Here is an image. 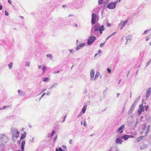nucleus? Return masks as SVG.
<instances>
[{"label":"nucleus","mask_w":151,"mask_h":151,"mask_svg":"<svg viewBox=\"0 0 151 151\" xmlns=\"http://www.w3.org/2000/svg\"><path fill=\"white\" fill-rule=\"evenodd\" d=\"M11 130L12 137L17 138H18L20 133L18 131L17 129L14 128H12Z\"/></svg>","instance_id":"obj_1"},{"label":"nucleus","mask_w":151,"mask_h":151,"mask_svg":"<svg viewBox=\"0 0 151 151\" xmlns=\"http://www.w3.org/2000/svg\"><path fill=\"white\" fill-rule=\"evenodd\" d=\"M8 140V138L4 134L0 135V142L1 143H5Z\"/></svg>","instance_id":"obj_2"},{"label":"nucleus","mask_w":151,"mask_h":151,"mask_svg":"<svg viewBox=\"0 0 151 151\" xmlns=\"http://www.w3.org/2000/svg\"><path fill=\"white\" fill-rule=\"evenodd\" d=\"M96 37L93 36H91L88 39L87 43L89 45L92 43L96 40Z\"/></svg>","instance_id":"obj_3"},{"label":"nucleus","mask_w":151,"mask_h":151,"mask_svg":"<svg viewBox=\"0 0 151 151\" xmlns=\"http://www.w3.org/2000/svg\"><path fill=\"white\" fill-rule=\"evenodd\" d=\"M117 2V1H116L114 2H112L110 3L108 5L107 7L110 9H114L116 7Z\"/></svg>","instance_id":"obj_4"},{"label":"nucleus","mask_w":151,"mask_h":151,"mask_svg":"<svg viewBox=\"0 0 151 151\" xmlns=\"http://www.w3.org/2000/svg\"><path fill=\"white\" fill-rule=\"evenodd\" d=\"M97 17V15L95 13H93L92 14L91 22L93 25H94L96 24V20Z\"/></svg>","instance_id":"obj_5"},{"label":"nucleus","mask_w":151,"mask_h":151,"mask_svg":"<svg viewBox=\"0 0 151 151\" xmlns=\"http://www.w3.org/2000/svg\"><path fill=\"white\" fill-rule=\"evenodd\" d=\"M99 30V28L96 25L94 26L91 29V35H93L96 34V32Z\"/></svg>","instance_id":"obj_6"},{"label":"nucleus","mask_w":151,"mask_h":151,"mask_svg":"<svg viewBox=\"0 0 151 151\" xmlns=\"http://www.w3.org/2000/svg\"><path fill=\"white\" fill-rule=\"evenodd\" d=\"M132 39V37L131 35H129L128 36H127L126 38L127 41L125 43V44L129 43L131 41Z\"/></svg>","instance_id":"obj_7"},{"label":"nucleus","mask_w":151,"mask_h":151,"mask_svg":"<svg viewBox=\"0 0 151 151\" xmlns=\"http://www.w3.org/2000/svg\"><path fill=\"white\" fill-rule=\"evenodd\" d=\"M95 74V70L94 69H91L90 72V76L91 77V80L93 81V80Z\"/></svg>","instance_id":"obj_8"},{"label":"nucleus","mask_w":151,"mask_h":151,"mask_svg":"<svg viewBox=\"0 0 151 151\" xmlns=\"http://www.w3.org/2000/svg\"><path fill=\"white\" fill-rule=\"evenodd\" d=\"M144 108H143V104H141L139 105V108L138 111V113L139 115H140L142 111H144Z\"/></svg>","instance_id":"obj_9"},{"label":"nucleus","mask_w":151,"mask_h":151,"mask_svg":"<svg viewBox=\"0 0 151 151\" xmlns=\"http://www.w3.org/2000/svg\"><path fill=\"white\" fill-rule=\"evenodd\" d=\"M125 127V125H123L121 126L120 127H119L117 129V132H120V134L122 133L123 132V131L122 130Z\"/></svg>","instance_id":"obj_10"},{"label":"nucleus","mask_w":151,"mask_h":151,"mask_svg":"<svg viewBox=\"0 0 151 151\" xmlns=\"http://www.w3.org/2000/svg\"><path fill=\"white\" fill-rule=\"evenodd\" d=\"M135 107V106L132 104L128 112V114H131L133 111L134 110Z\"/></svg>","instance_id":"obj_11"},{"label":"nucleus","mask_w":151,"mask_h":151,"mask_svg":"<svg viewBox=\"0 0 151 151\" xmlns=\"http://www.w3.org/2000/svg\"><path fill=\"white\" fill-rule=\"evenodd\" d=\"M85 45L84 43H81L79 45H78L76 47V49L77 50H79L81 48L83 47Z\"/></svg>","instance_id":"obj_12"},{"label":"nucleus","mask_w":151,"mask_h":151,"mask_svg":"<svg viewBox=\"0 0 151 151\" xmlns=\"http://www.w3.org/2000/svg\"><path fill=\"white\" fill-rule=\"evenodd\" d=\"M25 144V141L24 139L22 140L21 143V148L22 151H24V146Z\"/></svg>","instance_id":"obj_13"},{"label":"nucleus","mask_w":151,"mask_h":151,"mask_svg":"<svg viewBox=\"0 0 151 151\" xmlns=\"http://www.w3.org/2000/svg\"><path fill=\"white\" fill-rule=\"evenodd\" d=\"M123 141L121 139L117 138L116 139V144H121Z\"/></svg>","instance_id":"obj_14"},{"label":"nucleus","mask_w":151,"mask_h":151,"mask_svg":"<svg viewBox=\"0 0 151 151\" xmlns=\"http://www.w3.org/2000/svg\"><path fill=\"white\" fill-rule=\"evenodd\" d=\"M18 92L19 95L21 96H25V93L23 91H21L20 90H18Z\"/></svg>","instance_id":"obj_15"},{"label":"nucleus","mask_w":151,"mask_h":151,"mask_svg":"<svg viewBox=\"0 0 151 151\" xmlns=\"http://www.w3.org/2000/svg\"><path fill=\"white\" fill-rule=\"evenodd\" d=\"M151 94V88H149L147 90L146 93V98H148L150 95Z\"/></svg>","instance_id":"obj_16"},{"label":"nucleus","mask_w":151,"mask_h":151,"mask_svg":"<svg viewBox=\"0 0 151 151\" xmlns=\"http://www.w3.org/2000/svg\"><path fill=\"white\" fill-rule=\"evenodd\" d=\"M129 138L128 135L124 134L123 136H122L121 137V139H123L124 140H127Z\"/></svg>","instance_id":"obj_17"},{"label":"nucleus","mask_w":151,"mask_h":151,"mask_svg":"<svg viewBox=\"0 0 151 151\" xmlns=\"http://www.w3.org/2000/svg\"><path fill=\"white\" fill-rule=\"evenodd\" d=\"M140 99V97L139 96L135 100L132 104L135 106H136V104L138 102Z\"/></svg>","instance_id":"obj_18"},{"label":"nucleus","mask_w":151,"mask_h":151,"mask_svg":"<svg viewBox=\"0 0 151 151\" xmlns=\"http://www.w3.org/2000/svg\"><path fill=\"white\" fill-rule=\"evenodd\" d=\"M55 133V131H52L51 134L49 133L48 134L47 136L48 137H52L54 135V134Z\"/></svg>","instance_id":"obj_19"},{"label":"nucleus","mask_w":151,"mask_h":151,"mask_svg":"<svg viewBox=\"0 0 151 151\" xmlns=\"http://www.w3.org/2000/svg\"><path fill=\"white\" fill-rule=\"evenodd\" d=\"M26 133L25 132H24V133L23 134H22V135L20 137V140H22L24 138H25L26 137Z\"/></svg>","instance_id":"obj_20"},{"label":"nucleus","mask_w":151,"mask_h":151,"mask_svg":"<svg viewBox=\"0 0 151 151\" xmlns=\"http://www.w3.org/2000/svg\"><path fill=\"white\" fill-rule=\"evenodd\" d=\"M104 30V26L103 25H102L101 27L99 28V32L101 34H102V32Z\"/></svg>","instance_id":"obj_21"},{"label":"nucleus","mask_w":151,"mask_h":151,"mask_svg":"<svg viewBox=\"0 0 151 151\" xmlns=\"http://www.w3.org/2000/svg\"><path fill=\"white\" fill-rule=\"evenodd\" d=\"M100 75V73L99 72H96V74L95 75V76L94 77V81H95L99 76Z\"/></svg>","instance_id":"obj_22"},{"label":"nucleus","mask_w":151,"mask_h":151,"mask_svg":"<svg viewBox=\"0 0 151 151\" xmlns=\"http://www.w3.org/2000/svg\"><path fill=\"white\" fill-rule=\"evenodd\" d=\"M58 85V83H54L49 89H52L56 87Z\"/></svg>","instance_id":"obj_23"},{"label":"nucleus","mask_w":151,"mask_h":151,"mask_svg":"<svg viewBox=\"0 0 151 151\" xmlns=\"http://www.w3.org/2000/svg\"><path fill=\"white\" fill-rule=\"evenodd\" d=\"M87 105H86L84 106L83 107V108L81 112H82L83 114L84 113L86 110Z\"/></svg>","instance_id":"obj_24"},{"label":"nucleus","mask_w":151,"mask_h":151,"mask_svg":"<svg viewBox=\"0 0 151 151\" xmlns=\"http://www.w3.org/2000/svg\"><path fill=\"white\" fill-rule=\"evenodd\" d=\"M127 20H126L123 22L122 24V25L120 28V29H122V28H123L125 26L127 23Z\"/></svg>","instance_id":"obj_25"},{"label":"nucleus","mask_w":151,"mask_h":151,"mask_svg":"<svg viewBox=\"0 0 151 151\" xmlns=\"http://www.w3.org/2000/svg\"><path fill=\"white\" fill-rule=\"evenodd\" d=\"M144 137V136H141L137 138V142H138L141 140Z\"/></svg>","instance_id":"obj_26"},{"label":"nucleus","mask_w":151,"mask_h":151,"mask_svg":"<svg viewBox=\"0 0 151 151\" xmlns=\"http://www.w3.org/2000/svg\"><path fill=\"white\" fill-rule=\"evenodd\" d=\"M4 145L2 143H1L0 144V151H2L3 150V146Z\"/></svg>","instance_id":"obj_27"},{"label":"nucleus","mask_w":151,"mask_h":151,"mask_svg":"<svg viewBox=\"0 0 151 151\" xmlns=\"http://www.w3.org/2000/svg\"><path fill=\"white\" fill-rule=\"evenodd\" d=\"M9 107V106H4L2 107H0V110H3V109H7Z\"/></svg>","instance_id":"obj_28"},{"label":"nucleus","mask_w":151,"mask_h":151,"mask_svg":"<svg viewBox=\"0 0 151 151\" xmlns=\"http://www.w3.org/2000/svg\"><path fill=\"white\" fill-rule=\"evenodd\" d=\"M49 78L47 77H45L43 78V81L44 82H47L48 81Z\"/></svg>","instance_id":"obj_29"},{"label":"nucleus","mask_w":151,"mask_h":151,"mask_svg":"<svg viewBox=\"0 0 151 151\" xmlns=\"http://www.w3.org/2000/svg\"><path fill=\"white\" fill-rule=\"evenodd\" d=\"M12 65H13V63L12 62L8 64V66H9V69H11L12 68Z\"/></svg>","instance_id":"obj_30"},{"label":"nucleus","mask_w":151,"mask_h":151,"mask_svg":"<svg viewBox=\"0 0 151 151\" xmlns=\"http://www.w3.org/2000/svg\"><path fill=\"white\" fill-rule=\"evenodd\" d=\"M47 68L45 66H43L42 68V70L43 71L42 73L44 74L45 73V70H46Z\"/></svg>","instance_id":"obj_31"},{"label":"nucleus","mask_w":151,"mask_h":151,"mask_svg":"<svg viewBox=\"0 0 151 151\" xmlns=\"http://www.w3.org/2000/svg\"><path fill=\"white\" fill-rule=\"evenodd\" d=\"M46 56L48 58H50V59H52V56L51 54H50L47 55Z\"/></svg>","instance_id":"obj_32"},{"label":"nucleus","mask_w":151,"mask_h":151,"mask_svg":"<svg viewBox=\"0 0 151 151\" xmlns=\"http://www.w3.org/2000/svg\"><path fill=\"white\" fill-rule=\"evenodd\" d=\"M151 37V34L148 36L146 37V39L147 41Z\"/></svg>","instance_id":"obj_33"},{"label":"nucleus","mask_w":151,"mask_h":151,"mask_svg":"<svg viewBox=\"0 0 151 151\" xmlns=\"http://www.w3.org/2000/svg\"><path fill=\"white\" fill-rule=\"evenodd\" d=\"M146 128V125L145 124H144L142 126V130L144 131Z\"/></svg>","instance_id":"obj_34"},{"label":"nucleus","mask_w":151,"mask_h":151,"mask_svg":"<svg viewBox=\"0 0 151 151\" xmlns=\"http://www.w3.org/2000/svg\"><path fill=\"white\" fill-rule=\"evenodd\" d=\"M146 119L147 120L149 121L150 120L151 118L150 116H146Z\"/></svg>","instance_id":"obj_35"},{"label":"nucleus","mask_w":151,"mask_h":151,"mask_svg":"<svg viewBox=\"0 0 151 151\" xmlns=\"http://www.w3.org/2000/svg\"><path fill=\"white\" fill-rule=\"evenodd\" d=\"M103 0H99L98 1V4H101L103 2Z\"/></svg>","instance_id":"obj_36"},{"label":"nucleus","mask_w":151,"mask_h":151,"mask_svg":"<svg viewBox=\"0 0 151 151\" xmlns=\"http://www.w3.org/2000/svg\"><path fill=\"white\" fill-rule=\"evenodd\" d=\"M143 108H144V109H145V110H146V111H147V109L148 108V106H144L143 107Z\"/></svg>","instance_id":"obj_37"},{"label":"nucleus","mask_w":151,"mask_h":151,"mask_svg":"<svg viewBox=\"0 0 151 151\" xmlns=\"http://www.w3.org/2000/svg\"><path fill=\"white\" fill-rule=\"evenodd\" d=\"M149 130H150V129L147 128V130H146V132L145 133V136L147 135V134L149 132Z\"/></svg>","instance_id":"obj_38"},{"label":"nucleus","mask_w":151,"mask_h":151,"mask_svg":"<svg viewBox=\"0 0 151 151\" xmlns=\"http://www.w3.org/2000/svg\"><path fill=\"white\" fill-rule=\"evenodd\" d=\"M30 63L29 62H27L26 63L25 65L27 66H29L30 65Z\"/></svg>","instance_id":"obj_39"},{"label":"nucleus","mask_w":151,"mask_h":151,"mask_svg":"<svg viewBox=\"0 0 151 151\" xmlns=\"http://www.w3.org/2000/svg\"><path fill=\"white\" fill-rule=\"evenodd\" d=\"M107 71L109 73H110L111 72V70L109 68H108L107 69Z\"/></svg>","instance_id":"obj_40"},{"label":"nucleus","mask_w":151,"mask_h":151,"mask_svg":"<svg viewBox=\"0 0 151 151\" xmlns=\"http://www.w3.org/2000/svg\"><path fill=\"white\" fill-rule=\"evenodd\" d=\"M151 60V59H150V60L148 62H147V63L146 64V67L147 66H148L150 64Z\"/></svg>","instance_id":"obj_41"},{"label":"nucleus","mask_w":151,"mask_h":151,"mask_svg":"<svg viewBox=\"0 0 151 151\" xmlns=\"http://www.w3.org/2000/svg\"><path fill=\"white\" fill-rule=\"evenodd\" d=\"M9 13L6 11H5V14L6 16H8L9 15Z\"/></svg>","instance_id":"obj_42"},{"label":"nucleus","mask_w":151,"mask_h":151,"mask_svg":"<svg viewBox=\"0 0 151 151\" xmlns=\"http://www.w3.org/2000/svg\"><path fill=\"white\" fill-rule=\"evenodd\" d=\"M34 137H32L31 139H30L29 141L32 142H33L34 141Z\"/></svg>","instance_id":"obj_43"},{"label":"nucleus","mask_w":151,"mask_h":151,"mask_svg":"<svg viewBox=\"0 0 151 151\" xmlns=\"http://www.w3.org/2000/svg\"><path fill=\"white\" fill-rule=\"evenodd\" d=\"M84 124H83V125L85 127L86 126H87V124H86V122L85 120H84Z\"/></svg>","instance_id":"obj_44"},{"label":"nucleus","mask_w":151,"mask_h":151,"mask_svg":"<svg viewBox=\"0 0 151 151\" xmlns=\"http://www.w3.org/2000/svg\"><path fill=\"white\" fill-rule=\"evenodd\" d=\"M50 94H51V92L50 91L48 92H47V93L46 94H46L47 96L50 95Z\"/></svg>","instance_id":"obj_45"},{"label":"nucleus","mask_w":151,"mask_h":151,"mask_svg":"<svg viewBox=\"0 0 151 151\" xmlns=\"http://www.w3.org/2000/svg\"><path fill=\"white\" fill-rule=\"evenodd\" d=\"M59 151H65V150H63L61 147L59 148Z\"/></svg>","instance_id":"obj_46"},{"label":"nucleus","mask_w":151,"mask_h":151,"mask_svg":"<svg viewBox=\"0 0 151 151\" xmlns=\"http://www.w3.org/2000/svg\"><path fill=\"white\" fill-rule=\"evenodd\" d=\"M149 30H145L143 33V35H145V34H146L147 32H149Z\"/></svg>","instance_id":"obj_47"},{"label":"nucleus","mask_w":151,"mask_h":151,"mask_svg":"<svg viewBox=\"0 0 151 151\" xmlns=\"http://www.w3.org/2000/svg\"><path fill=\"white\" fill-rule=\"evenodd\" d=\"M83 113H82L81 112L78 115V117H79L81 116L82 114Z\"/></svg>","instance_id":"obj_48"},{"label":"nucleus","mask_w":151,"mask_h":151,"mask_svg":"<svg viewBox=\"0 0 151 151\" xmlns=\"http://www.w3.org/2000/svg\"><path fill=\"white\" fill-rule=\"evenodd\" d=\"M66 115H65L63 118V121L62 122H64L65 120V118H66Z\"/></svg>","instance_id":"obj_49"},{"label":"nucleus","mask_w":151,"mask_h":151,"mask_svg":"<svg viewBox=\"0 0 151 151\" xmlns=\"http://www.w3.org/2000/svg\"><path fill=\"white\" fill-rule=\"evenodd\" d=\"M116 32H113L111 35V36H112L114 35H115V34H116Z\"/></svg>","instance_id":"obj_50"},{"label":"nucleus","mask_w":151,"mask_h":151,"mask_svg":"<svg viewBox=\"0 0 151 151\" xmlns=\"http://www.w3.org/2000/svg\"><path fill=\"white\" fill-rule=\"evenodd\" d=\"M104 43H101L100 45V46L101 47H103V46L104 45Z\"/></svg>","instance_id":"obj_51"},{"label":"nucleus","mask_w":151,"mask_h":151,"mask_svg":"<svg viewBox=\"0 0 151 151\" xmlns=\"http://www.w3.org/2000/svg\"><path fill=\"white\" fill-rule=\"evenodd\" d=\"M129 138H133L134 137V136L132 135H128Z\"/></svg>","instance_id":"obj_52"},{"label":"nucleus","mask_w":151,"mask_h":151,"mask_svg":"<svg viewBox=\"0 0 151 151\" xmlns=\"http://www.w3.org/2000/svg\"><path fill=\"white\" fill-rule=\"evenodd\" d=\"M72 139H70L69 141V143L70 144H71V143H72Z\"/></svg>","instance_id":"obj_53"},{"label":"nucleus","mask_w":151,"mask_h":151,"mask_svg":"<svg viewBox=\"0 0 151 151\" xmlns=\"http://www.w3.org/2000/svg\"><path fill=\"white\" fill-rule=\"evenodd\" d=\"M69 50L70 52V53H72L73 52V50H72V49H71V50L69 49Z\"/></svg>","instance_id":"obj_54"},{"label":"nucleus","mask_w":151,"mask_h":151,"mask_svg":"<svg viewBox=\"0 0 151 151\" xmlns=\"http://www.w3.org/2000/svg\"><path fill=\"white\" fill-rule=\"evenodd\" d=\"M148 129H150V125H148L147 126V128Z\"/></svg>","instance_id":"obj_55"},{"label":"nucleus","mask_w":151,"mask_h":151,"mask_svg":"<svg viewBox=\"0 0 151 151\" xmlns=\"http://www.w3.org/2000/svg\"><path fill=\"white\" fill-rule=\"evenodd\" d=\"M46 94V93H44L41 96V97H42L44 95Z\"/></svg>","instance_id":"obj_56"},{"label":"nucleus","mask_w":151,"mask_h":151,"mask_svg":"<svg viewBox=\"0 0 151 151\" xmlns=\"http://www.w3.org/2000/svg\"><path fill=\"white\" fill-rule=\"evenodd\" d=\"M8 3L10 4H11V3H12V2H11V1H10V0H8Z\"/></svg>","instance_id":"obj_57"},{"label":"nucleus","mask_w":151,"mask_h":151,"mask_svg":"<svg viewBox=\"0 0 151 151\" xmlns=\"http://www.w3.org/2000/svg\"><path fill=\"white\" fill-rule=\"evenodd\" d=\"M21 140H18L17 141V144H20V142Z\"/></svg>","instance_id":"obj_58"},{"label":"nucleus","mask_w":151,"mask_h":151,"mask_svg":"<svg viewBox=\"0 0 151 151\" xmlns=\"http://www.w3.org/2000/svg\"><path fill=\"white\" fill-rule=\"evenodd\" d=\"M57 137V136H56L55 137V138H54V142H55V141Z\"/></svg>","instance_id":"obj_59"},{"label":"nucleus","mask_w":151,"mask_h":151,"mask_svg":"<svg viewBox=\"0 0 151 151\" xmlns=\"http://www.w3.org/2000/svg\"><path fill=\"white\" fill-rule=\"evenodd\" d=\"M107 25L108 27L109 26H111V24H110V23H108L107 22Z\"/></svg>","instance_id":"obj_60"},{"label":"nucleus","mask_w":151,"mask_h":151,"mask_svg":"<svg viewBox=\"0 0 151 151\" xmlns=\"http://www.w3.org/2000/svg\"><path fill=\"white\" fill-rule=\"evenodd\" d=\"M38 68L39 69H40L41 68V65H38Z\"/></svg>","instance_id":"obj_61"},{"label":"nucleus","mask_w":151,"mask_h":151,"mask_svg":"<svg viewBox=\"0 0 151 151\" xmlns=\"http://www.w3.org/2000/svg\"><path fill=\"white\" fill-rule=\"evenodd\" d=\"M2 9V6L1 5L0 6V10H1Z\"/></svg>","instance_id":"obj_62"},{"label":"nucleus","mask_w":151,"mask_h":151,"mask_svg":"<svg viewBox=\"0 0 151 151\" xmlns=\"http://www.w3.org/2000/svg\"><path fill=\"white\" fill-rule=\"evenodd\" d=\"M46 89H44L43 91H41V93H43V92H44V91H46Z\"/></svg>","instance_id":"obj_63"},{"label":"nucleus","mask_w":151,"mask_h":151,"mask_svg":"<svg viewBox=\"0 0 151 151\" xmlns=\"http://www.w3.org/2000/svg\"><path fill=\"white\" fill-rule=\"evenodd\" d=\"M119 95H120V93H118L117 94V95H116L117 97H118L119 96Z\"/></svg>","instance_id":"obj_64"}]
</instances>
